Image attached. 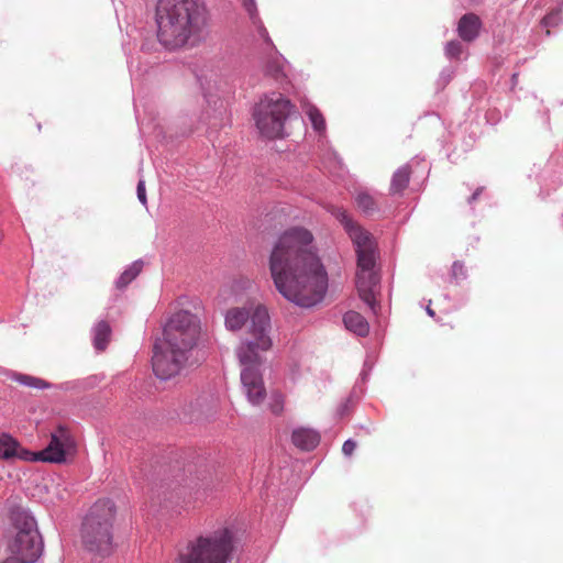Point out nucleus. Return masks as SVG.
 <instances>
[{"label":"nucleus","instance_id":"nucleus-1","mask_svg":"<svg viewBox=\"0 0 563 563\" xmlns=\"http://www.w3.org/2000/svg\"><path fill=\"white\" fill-rule=\"evenodd\" d=\"M312 234L292 228L279 236L269 256V271L278 292L287 300L312 307L328 289V275L312 251Z\"/></svg>","mask_w":563,"mask_h":563},{"label":"nucleus","instance_id":"nucleus-2","mask_svg":"<svg viewBox=\"0 0 563 563\" xmlns=\"http://www.w3.org/2000/svg\"><path fill=\"white\" fill-rule=\"evenodd\" d=\"M200 331V320L190 311L179 310L168 319L152 358L153 371L158 378L169 379L181 373L197 345Z\"/></svg>","mask_w":563,"mask_h":563},{"label":"nucleus","instance_id":"nucleus-3","mask_svg":"<svg viewBox=\"0 0 563 563\" xmlns=\"http://www.w3.org/2000/svg\"><path fill=\"white\" fill-rule=\"evenodd\" d=\"M271 332V318L268 311L258 307L252 317V327L247 339L241 343L238 349V357L243 366L241 371V382L244 393L252 405H260L266 398V388L264 385L260 366L262 364L261 352H267L273 345Z\"/></svg>","mask_w":563,"mask_h":563},{"label":"nucleus","instance_id":"nucleus-4","mask_svg":"<svg viewBox=\"0 0 563 563\" xmlns=\"http://www.w3.org/2000/svg\"><path fill=\"white\" fill-rule=\"evenodd\" d=\"M159 41L181 46L206 24V9L196 0H159L156 9Z\"/></svg>","mask_w":563,"mask_h":563},{"label":"nucleus","instance_id":"nucleus-5","mask_svg":"<svg viewBox=\"0 0 563 563\" xmlns=\"http://www.w3.org/2000/svg\"><path fill=\"white\" fill-rule=\"evenodd\" d=\"M117 508L110 499H99L89 509L81 528L85 548L101 555L113 550Z\"/></svg>","mask_w":563,"mask_h":563},{"label":"nucleus","instance_id":"nucleus-6","mask_svg":"<svg viewBox=\"0 0 563 563\" xmlns=\"http://www.w3.org/2000/svg\"><path fill=\"white\" fill-rule=\"evenodd\" d=\"M234 548L233 532L222 527L189 541L173 563H228Z\"/></svg>","mask_w":563,"mask_h":563},{"label":"nucleus","instance_id":"nucleus-7","mask_svg":"<svg viewBox=\"0 0 563 563\" xmlns=\"http://www.w3.org/2000/svg\"><path fill=\"white\" fill-rule=\"evenodd\" d=\"M294 106L280 93L261 99L254 107L253 118L260 133L267 139L284 136V126Z\"/></svg>","mask_w":563,"mask_h":563},{"label":"nucleus","instance_id":"nucleus-8","mask_svg":"<svg viewBox=\"0 0 563 563\" xmlns=\"http://www.w3.org/2000/svg\"><path fill=\"white\" fill-rule=\"evenodd\" d=\"M14 537L10 540L8 549L26 563H34L42 554L43 541L36 527V522L25 511L13 514Z\"/></svg>","mask_w":563,"mask_h":563},{"label":"nucleus","instance_id":"nucleus-9","mask_svg":"<svg viewBox=\"0 0 563 563\" xmlns=\"http://www.w3.org/2000/svg\"><path fill=\"white\" fill-rule=\"evenodd\" d=\"M375 251L376 250L356 252L357 272L355 280L360 298L368 305L374 313H376L374 288L378 283V277L374 272L376 262Z\"/></svg>","mask_w":563,"mask_h":563},{"label":"nucleus","instance_id":"nucleus-10","mask_svg":"<svg viewBox=\"0 0 563 563\" xmlns=\"http://www.w3.org/2000/svg\"><path fill=\"white\" fill-rule=\"evenodd\" d=\"M76 449V442L70 431L59 426L52 433L48 445L38 452H33L34 459L31 462L42 461L49 463H63L67 455L73 454Z\"/></svg>","mask_w":563,"mask_h":563},{"label":"nucleus","instance_id":"nucleus-11","mask_svg":"<svg viewBox=\"0 0 563 563\" xmlns=\"http://www.w3.org/2000/svg\"><path fill=\"white\" fill-rule=\"evenodd\" d=\"M328 210L342 223L349 233L356 252L376 250V243L372 234L355 223L344 208L330 206Z\"/></svg>","mask_w":563,"mask_h":563},{"label":"nucleus","instance_id":"nucleus-12","mask_svg":"<svg viewBox=\"0 0 563 563\" xmlns=\"http://www.w3.org/2000/svg\"><path fill=\"white\" fill-rule=\"evenodd\" d=\"M34 459L33 452L23 448L18 440L8 433H0V461L13 463L16 460L27 461Z\"/></svg>","mask_w":563,"mask_h":563},{"label":"nucleus","instance_id":"nucleus-13","mask_svg":"<svg viewBox=\"0 0 563 563\" xmlns=\"http://www.w3.org/2000/svg\"><path fill=\"white\" fill-rule=\"evenodd\" d=\"M258 307H263L267 311L266 307L263 305H260V303L250 309L240 308V307L230 308L225 313L227 329L230 331L241 330L249 319L252 321L254 311ZM251 327H252V322L250 323V327H249V330L246 333V338L244 339V341L242 343H244L247 339H252V336L250 334Z\"/></svg>","mask_w":563,"mask_h":563},{"label":"nucleus","instance_id":"nucleus-14","mask_svg":"<svg viewBox=\"0 0 563 563\" xmlns=\"http://www.w3.org/2000/svg\"><path fill=\"white\" fill-rule=\"evenodd\" d=\"M482 27L483 22L477 14L466 13L460 18L456 32L464 42L471 43L479 36Z\"/></svg>","mask_w":563,"mask_h":563},{"label":"nucleus","instance_id":"nucleus-15","mask_svg":"<svg viewBox=\"0 0 563 563\" xmlns=\"http://www.w3.org/2000/svg\"><path fill=\"white\" fill-rule=\"evenodd\" d=\"M291 441L296 448L302 451H311L319 444L320 435L312 429L297 428L292 431Z\"/></svg>","mask_w":563,"mask_h":563},{"label":"nucleus","instance_id":"nucleus-16","mask_svg":"<svg viewBox=\"0 0 563 563\" xmlns=\"http://www.w3.org/2000/svg\"><path fill=\"white\" fill-rule=\"evenodd\" d=\"M343 322L347 330L360 336L368 333L369 327L365 318L356 311H347L343 317Z\"/></svg>","mask_w":563,"mask_h":563},{"label":"nucleus","instance_id":"nucleus-17","mask_svg":"<svg viewBox=\"0 0 563 563\" xmlns=\"http://www.w3.org/2000/svg\"><path fill=\"white\" fill-rule=\"evenodd\" d=\"M411 168L408 165L399 167L393 175L390 181V192L400 194L402 192L410 180Z\"/></svg>","mask_w":563,"mask_h":563},{"label":"nucleus","instance_id":"nucleus-18","mask_svg":"<svg viewBox=\"0 0 563 563\" xmlns=\"http://www.w3.org/2000/svg\"><path fill=\"white\" fill-rule=\"evenodd\" d=\"M111 336V328L107 321L97 323L93 330V344L98 351H104Z\"/></svg>","mask_w":563,"mask_h":563},{"label":"nucleus","instance_id":"nucleus-19","mask_svg":"<svg viewBox=\"0 0 563 563\" xmlns=\"http://www.w3.org/2000/svg\"><path fill=\"white\" fill-rule=\"evenodd\" d=\"M355 203L365 214L372 216L378 210L375 198L365 190H360L355 195Z\"/></svg>","mask_w":563,"mask_h":563},{"label":"nucleus","instance_id":"nucleus-20","mask_svg":"<svg viewBox=\"0 0 563 563\" xmlns=\"http://www.w3.org/2000/svg\"><path fill=\"white\" fill-rule=\"evenodd\" d=\"M142 266L139 263L132 264L128 269H125L117 282L118 288L126 287L141 272Z\"/></svg>","mask_w":563,"mask_h":563},{"label":"nucleus","instance_id":"nucleus-21","mask_svg":"<svg viewBox=\"0 0 563 563\" xmlns=\"http://www.w3.org/2000/svg\"><path fill=\"white\" fill-rule=\"evenodd\" d=\"M14 379L15 382L31 388L43 389L48 387V384L45 380L30 375L18 374L14 376Z\"/></svg>","mask_w":563,"mask_h":563},{"label":"nucleus","instance_id":"nucleus-22","mask_svg":"<svg viewBox=\"0 0 563 563\" xmlns=\"http://www.w3.org/2000/svg\"><path fill=\"white\" fill-rule=\"evenodd\" d=\"M307 114L314 128V130L321 132L325 129V120L319 109L314 107H310L307 111Z\"/></svg>","mask_w":563,"mask_h":563},{"label":"nucleus","instance_id":"nucleus-23","mask_svg":"<svg viewBox=\"0 0 563 563\" xmlns=\"http://www.w3.org/2000/svg\"><path fill=\"white\" fill-rule=\"evenodd\" d=\"M284 405H285V396L279 391L272 393L271 399H269L271 411L276 416H280L284 411Z\"/></svg>","mask_w":563,"mask_h":563},{"label":"nucleus","instance_id":"nucleus-24","mask_svg":"<svg viewBox=\"0 0 563 563\" xmlns=\"http://www.w3.org/2000/svg\"><path fill=\"white\" fill-rule=\"evenodd\" d=\"M463 52V46L459 41H450L445 46V54L450 58H459Z\"/></svg>","mask_w":563,"mask_h":563},{"label":"nucleus","instance_id":"nucleus-25","mask_svg":"<svg viewBox=\"0 0 563 563\" xmlns=\"http://www.w3.org/2000/svg\"><path fill=\"white\" fill-rule=\"evenodd\" d=\"M136 191H137V198L141 201V203L143 206H146L147 198H146L145 181L144 180H140L139 181Z\"/></svg>","mask_w":563,"mask_h":563},{"label":"nucleus","instance_id":"nucleus-26","mask_svg":"<svg viewBox=\"0 0 563 563\" xmlns=\"http://www.w3.org/2000/svg\"><path fill=\"white\" fill-rule=\"evenodd\" d=\"M356 448V443L353 441V440H346L344 443H343V446H342V452L350 456L353 454L354 450Z\"/></svg>","mask_w":563,"mask_h":563},{"label":"nucleus","instance_id":"nucleus-27","mask_svg":"<svg viewBox=\"0 0 563 563\" xmlns=\"http://www.w3.org/2000/svg\"><path fill=\"white\" fill-rule=\"evenodd\" d=\"M244 7L251 15L254 14L256 10L254 0H244Z\"/></svg>","mask_w":563,"mask_h":563},{"label":"nucleus","instance_id":"nucleus-28","mask_svg":"<svg viewBox=\"0 0 563 563\" xmlns=\"http://www.w3.org/2000/svg\"><path fill=\"white\" fill-rule=\"evenodd\" d=\"M551 19H552V15H547V16H544V18H543V23H544V24H549V23H550V21H551Z\"/></svg>","mask_w":563,"mask_h":563},{"label":"nucleus","instance_id":"nucleus-29","mask_svg":"<svg viewBox=\"0 0 563 563\" xmlns=\"http://www.w3.org/2000/svg\"><path fill=\"white\" fill-rule=\"evenodd\" d=\"M479 195V190L475 191L472 196V200H475L477 198V196Z\"/></svg>","mask_w":563,"mask_h":563},{"label":"nucleus","instance_id":"nucleus-30","mask_svg":"<svg viewBox=\"0 0 563 563\" xmlns=\"http://www.w3.org/2000/svg\"><path fill=\"white\" fill-rule=\"evenodd\" d=\"M427 311H428V313H429L430 316H433V311H432L430 308H428V310H427Z\"/></svg>","mask_w":563,"mask_h":563}]
</instances>
